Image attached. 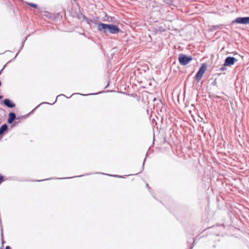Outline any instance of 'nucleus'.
<instances>
[{
  "instance_id": "obj_1",
  "label": "nucleus",
  "mask_w": 249,
  "mask_h": 249,
  "mask_svg": "<svg viewBox=\"0 0 249 249\" xmlns=\"http://www.w3.org/2000/svg\"><path fill=\"white\" fill-rule=\"evenodd\" d=\"M97 29L98 31L104 33H109L112 34L118 33L120 29L116 25L113 24H105L100 23L98 24Z\"/></svg>"
},
{
  "instance_id": "obj_2",
  "label": "nucleus",
  "mask_w": 249,
  "mask_h": 249,
  "mask_svg": "<svg viewBox=\"0 0 249 249\" xmlns=\"http://www.w3.org/2000/svg\"><path fill=\"white\" fill-rule=\"evenodd\" d=\"M192 60L191 56H188L183 54H180L178 57V60L180 64L182 66L187 65Z\"/></svg>"
},
{
  "instance_id": "obj_3",
  "label": "nucleus",
  "mask_w": 249,
  "mask_h": 249,
  "mask_svg": "<svg viewBox=\"0 0 249 249\" xmlns=\"http://www.w3.org/2000/svg\"><path fill=\"white\" fill-rule=\"evenodd\" d=\"M206 70L207 65L205 64H202L195 76L196 80L197 81L199 82L201 79Z\"/></svg>"
},
{
  "instance_id": "obj_4",
  "label": "nucleus",
  "mask_w": 249,
  "mask_h": 249,
  "mask_svg": "<svg viewBox=\"0 0 249 249\" xmlns=\"http://www.w3.org/2000/svg\"><path fill=\"white\" fill-rule=\"evenodd\" d=\"M233 23L249 24V17H238L232 22Z\"/></svg>"
},
{
  "instance_id": "obj_5",
  "label": "nucleus",
  "mask_w": 249,
  "mask_h": 249,
  "mask_svg": "<svg viewBox=\"0 0 249 249\" xmlns=\"http://www.w3.org/2000/svg\"><path fill=\"white\" fill-rule=\"evenodd\" d=\"M236 61L237 59L234 57L228 56L226 58L225 60L224 65L226 66H231L233 65L235 62Z\"/></svg>"
},
{
  "instance_id": "obj_6",
  "label": "nucleus",
  "mask_w": 249,
  "mask_h": 249,
  "mask_svg": "<svg viewBox=\"0 0 249 249\" xmlns=\"http://www.w3.org/2000/svg\"><path fill=\"white\" fill-rule=\"evenodd\" d=\"M3 104L8 107L12 108L15 107V104L9 99H4L3 100Z\"/></svg>"
},
{
  "instance_id": "obj_7",
  "label": "nucleus",
  "mask_w": 249,
  "mask_h": 249,
  "mask_svg": "<svg viewBox=\"0 0 249 249\" xmlns=\"http://www.w3.org/2000/svg\"><path fill=\"white\" fill-rule=\"evenodd\" d=\"M16 118V115L15 113L11 112L9 114V117L8 119V123L9 124H12L14 120Z\"/></svg>"
},
{
  "instance_id": "obj_8",
  "label": "nucleus",
  "mask_w": 249,
  "mask_h": 249,
  "mask_svg": "<svg viewBox=\"0 0 249 249\" xmlns=\"http://www.w3.org/2000/svg\"><path fill=\"white\" fill-rule=\"evenodd\" d=\"M8 129V126L6 124L2 125L0 127V135L3 134Z\"/></svg>"
},
{
  "instance_id": "obj_9",
  "label": "nucleus",
  "mask_w": 249,
  "mask_h": 249,
  "mask_svg": "<svg viewBox=\"0 0 249 249\" xmlns=\"http://www.w3.org/2000/svg\"><path fill=\"white\" fill-rule=\"evenodd\" d=\"M219 27H220V25H214V26H213L212 28H211V31L216 30L219 29Z\"/></svg>"
},
{
  "instance_id": "obj_10",
  "label": "nucleus",
  "mask_w": 249,
  "mask_h": 249,
  "mask_svg": "<svg viewBox=\"0 0 249 249\" xmlns=\"http://www.w3.org/2000/svg\"><path fill=\"white\" fill-rule=\"evenodd\" d=\"M28 4L34 8H37V5L34 3H28Z\"/></svg>"
},
{
  "instance_id": "obj_11",
  "label": "nucleus",
  "mask_w": 249,
  "mask_h": 249,
  "mask_svg": "<svg viewBox=\"0 0 249 249\" xmlns=\"http://www.w3.org/2000/svg\"><path fill=\"white\" fill-rule=\"evenodd\" d=\"M145 160V159H144V161L143 162L142 167V169L140 170V171L138 173H140V172H141L142 171V170L143 169V166H144Z\"/></svg>"
},
{
  "instance_id": "obj_12",
  "label": "nucleus",
  "mask_w": 249,
  "mask_h": 249,
  "mask_svg": "<svg viewBox=\"0 0 249 249\" xmlns=\"http://www.w3.org/2000/svg\"><path fill=\"white\" fill-rule=\"evenodd\" d=\"M3 179V177L2 176H0V183H1Z\"/></svg>"
},
{
  "instance_id": "obj_13",
  "label": "nucleus",
  "mask_w": 249,
  "mask_h": 249,
  "mask_svg": "<svg viewBox=\"0 0 249 249\" xmlns=\"http://www.w3.org/2000/svg\"><path fill=\"white\" fill-rule=\"evenodd\" d=\"M25 40H24L22 43V45H21V48H20V50L22 48V47H23V45H24V42H25Z\"/></svg>"
},
{
  "instance_id": "obj_14",
  "label": "nucleus",
  "mask_w": 249,
  "mask_h": 249,
  "mask_svg": "<svg viewBox=\"0 0 249 249\" xmlns=\"http://www.w3.org/2000/svg\"><path fill=\"white\" fill-rule=\"evenodd\" d=\"M225 68L224 67H221V68H220V70H221V71H224V70H225Z\"/></svg>"
},
{
  "instance_id": "obj_15",
  "label": "nucleus",
  "mask_w": 249,
  "mask_h": 249,
  "mask_svg": "<svg viewBox=\"0 0 249 249\" xmlns=\"http://www.w3.org/2000/svg\"><path fill=\"white\" fill-rule=\"evenodd\" d=\"M5 249H11L9 246H7V247H6Z\"/></svg>"
},
{
  "instance_id": "obj_16",
  "label": "nucleus",
  "mask_w": 249,
  "mask_h": 249,
  "mask_svg": "<svg viewBox=\"0 0 249 249\" xmlns=\"http://www.w3.org/2000/svg\"><path fill=\"white\" fill-rule=\"evenodd\" d=\"M3 98L2 96L0 95V100L1 99Z\"/></svg>"
},
{
  "instance_id": "obj_17",
  "label": "nucleus",
  "mask_w": 249,
  "mask_h": 249,
  "mask_svg": "<svg viewBox=\"0 0 249 249\" xmlns=\"http://www.w3.org/2000/svg\"><path fill=\"white\" fill-rule=\"evenodd\" d=\"M146 187H147V188H149V186L148 184H146Z\"/></svg>"
},
{
  "instance_id": "obj_18",
  "label": "nucleus",
  "mask_w": 249,
  "mask_h": 249,
  "mask_svg": "<svg viewBox=\"0 0 249 249\" xmlns=\"http://www.w3.org/2000/svg\"><path fill=\"white\" fill-rule=\"evenodd\" d=\"M2 238H3V234H1ZM2 240L3 241V239H2Z\"/></svg>"
},
{
  "instance_id": "obj_19",
  "label": "nucleus",
  "mask_w": 249,
  "mask_h": 249,
  "mask_svg": "<svg viewBox=\"0 0 249 249\" xmlns=\"http://www.w3.org/2000/svg\"><path fill=\"white\" fill-rule=\"evenodd\" d=\"M72 95H71L70 97H69V98H70V97H71Z\"/></svg>"
},
{
  "instance_id": "obj_20",
  "label": "nucleus",
  "mask_w": 249,
  "mask_h": 249,
  "mask_svg": "<svg viewBox=\"0 0 249 249\" xmlns=\"http://www.w3.org/2000/svg\"><path fill=\"white\" fill-rule=\"evenodd\" d=\"M72 95H71L70 97H69V98H70V97H71Z\"/></svg>"
},
{
  "instance_id": "obj_21",
  "label": "nucleus",
  "mask_w": 249,
  "mask_h": 249,
  "mask_svg": "<svg viewBox=\"0 0 249 249\" xmlns=\"http://www.w3.org/2000/svg\"><path fill=\"white\" fill-rule=\"evenodd\" d=\"M72 95H71L70 97H69V98H70V97H71Z\"/></svg>"
},
{
  "instance_id": "obj_22",
  "label": "nucleus",
  "mask_w": 249,
  "mask_h": 249,
  "mask_svg": "<svg viewBox=\"0 0 249 249\" xmlns=\"http://www.w3.org/2000/svg\"><path fill=\"white\" fill-rule=\"evenodd\" d=\"M58 96H57L56 98H57V97H58ZM56 100H57V99H56ZM55 101H56V100H55ZM55 102H56V101H55Z\"/></svg>"
},
{
  "instance_id": "obj_23",
  "label": "nucleus",
  "mask_w": 249,
  "mask_h": 249,
  "mask_svg": "<svg viewBox=\"0 0 249 249\" xmlns=\"http://www.w3.org/2000/svg\"><path fill=\"white\" fill-rule=\"evenodd\" d=\"M60 95L64 96V94H61V95H60L59 96H60Z\"/></svg>"
},
{
  "instance_id": "obj_24",
  "label": "nucleus",
  "mask_w": 249,
  "mask_h": 249,
  "mask_svg": "<svg viewBox=\"0 0 249 249\" xmlns=\"http://www.w3.org/2000/svg\"><path fill=\"white\" fill-rule=\"evenodd\" d=\"M45 179H44V180H45ZM40 181H43V179H42Z\"/></svg>"
}]
</instances>
